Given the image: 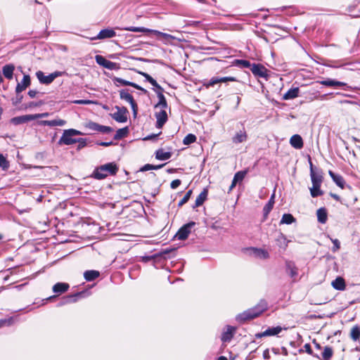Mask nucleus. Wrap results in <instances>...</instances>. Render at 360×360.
I'll return each instance as SVG.
<instances>
[{
    "mask_svg": "<svg viewBox=\"0 0 360 360\" xmlns=\"http://www.w3.org/2000/svg\"><path fill=\"white\" fill-rule=\"evenodd\" d=\"M161 134V132H159L158 134H151V135H148V136L143 138V140H154L160 134Z\"/></svg>",
    "mask_w": 360,
    "mask_h": 360,
    "instance_id": "bf43d9fd",
    "label": "nucleus"
},
{
    "mask_svg": "<svg viewBox=\"0 0 360 360\" xmlns=\"http://www.w3.org/2000/svg\"><path fill=\"white\" fill-rule=\"evenodd\" d=\"M350 336L354 341H356L360 338V327L359 326H355L352 328Z\"/></svg>",
    "mask_w": 360,
    "mask_h": 360,
    "instance_id": "a19ab883",
    "label": "nucleus"
},
{
    "mask_svg": "<svg viewBox=\"0 0 360 360\" xmlns=\"http://www.w3.org/2000/svg\"><path fill=\"white\" fill-rule=\"evenodd\" d=\"M250 70L252 74L256 77L266 79L269 76L267 69L261 64L253 63Z\"/></svg>",
    "mask_w": 360,
    "mask_h": 360,
    "instance_id": "6e6552de",
    "label": "nucleus"
},
{
    "mask_svg": "<svg viewBox=\"0 0 360 360\" xmlns=\"http://www.w3.org/2000/svg\"><path fill=\"white\" fill-rule=\"evenodd\" d=\"M153 165L146 164L143 167H141L139 171L140 172L148 171V170L153 169Z\"/></svg>",
    "mask_w": 360,
    "mask_h": 360,
    "instance_id": "4d7b16f0",
    "label": "nucleus"
},
{
    "mask_svg": "<svg viewBox=\"0 0 360 360\" xmlns=\"http://www.w3.org/2000/svg\"><path fill=\"white\" fill-rule=\"evenodd\" d=\"M172 157V153L165 152L162 148L158 149L155 152V158L158 160H167Z\"/></svg>",
    "mask_w": 360,
    "mask_h": 360,
    "instance_id": "bb28decb",
    "label": "nucleus"
},
{
    "mask_svg": "<svg viewBox=\"0 0 360 360\" xmlns=\"http://www.w3.org/2000/svg\"><path fill=\"white\" fill-rule=\"evenodd\" d=\"M115 36V32L112 29H104L100 31L96 37L91 38V40L104 39Z\"/></svg>",
    "mask_w": 360,
    "mask_h": 360,
    "instance_id": "2eb2a0df",
    "label": "nucleus"
},
{
    "mask_svg": "<svg viewBox=\"0 0 360 360\" xmlns=\"http://www.w3.org/2000/svg\"><path fill=\"white\" fill-rule=\"evenodd\" d=\"M247 171H239L236 172L233 176V179H235V181L239 182L242 181L243 179L245 178V175L247 174Z\"/></svg>",
    "mask_w": 360,
    "mask_h": 360,
    "instance_id": "c03bdc74",
    "label": "nucleus"
},
{
    "mask_svg": "<svg viewBox=\"0 0 360 360\" xmlns=\"http://www.w3.org/2000/svg\"><path fill=\"white\" fill-rule=\"evenodd\" d=\"M263 356L264 359H269V351L268 349H266L264 353H263Z\"/></svg>",
    "mask_w": 360,
    "mask_h": 360,
    "instance_id": "774afa93",
    "label": "nucleus"
},
{
    "mask_svg": "<svg viewBox=\"0 0 360 360\" xmlns=\"http://www.w3.org/2000/svg\"><path fill=\"white\" fill-rule=\"evenodd\" d=\"M127 134V128H122L120 129L117 131L116 134L115 135V139H120L122 137H124Z\"/></svg>",
    "mask_w": 360,
    "mask_h": 360,
    "instance_id": "de8ad7c7",
    "label": "nucleus"
},
{
    "mask_svg": "<svg viewBox=\"0 0 360 360\" xmlns=\"http://www.w3.org/2000/svg\"><path fill=\"white\" fill-rule=\"evenodd\" d=\"M37 93L38 92L36 90H30L28 91V95L30 98H34Z\"/></svg>",
    "mask_w": 360,
    "mask_h": 360,
    "instance_id": "0e129e2a",
    "label": "nucleus"
},
{
    "mask_svg": "<svg viewBox=\"0 0 360 360\" xmlns=\"http://www.w3.org/2000/svg\"><path fill=\"white\" fill-rule=\"evenodd\" d=\"M313 343L314 344L315 347L317 349L321 350L323 349V347L320 345V344L317 343L315 340H314Z\"/></svg>",
    "mask_w": 360,
    "mask_h": 360,
    "instance_id": "338daca9",
    "label": "nucleus"
},
{
    "mask_svg": "<svg viewBox=\"0 0 360 360\" xmlns=\"http://www.w3.org/2000/svg\"><path fill=\"white\" fill-rule=\"evenodd\" d=\"M219 82H221L220 78H212V79H211L210 84V85H214V84H218Z\"/></svg>",
    "mask_w": 360,
    "mask_h": 360,
    "instance_id": "e2e57ef3",
    "label": "nucleus"
},
{
    "mask_svg": "<svg viewBox=\"0 0 360 360\" xmlns=\"http://www.w3.org/2000/svg\"><path fill=\"white\" fill-rule=\"evenodd\" d=\"M242 127L236 134L233 136L231 140L234 144L244 143L248 140V134L245 129L243 124L240 123Z\"/></svg>",
    "mask_w": 360,
    "mask_h": 360,
    "instance_id": "0eeeda50",
    "label": "nucleus"
},
{
    "mask_svg": "<svg viewBox=\"0 0 360 360\" xmlns=\"http://www.w3.org/2000/svg\"><path fill=\"white\" fill-rule=\"evenodd\" d=\"M34 120L33 115H25L15 117L11 119V122L15 125Z\"/></svg>",
    "mask_w": 360,
    "mask_h": 360,
    "instance_id": "aec40b11",
    "label": "nucleus"
},
{
    "mask_svg": "<svg viewBox=\"0 0 360 360\" xmlns=\"http://www.w3.org/2000/svg\"><path fill=\"white\" fill-rule=\"evenodd\" d=\"M332 242H333V243L334 245V246L333 248V252H336L340 248V241L338 239H332Z\"/></svg>",
    "mask_w": 360,
    "mask_h": 360,
    "instance_id": "5fc2aeb1",
    "label": "nucleus"
},
{
    "mask_svg": "<svg viewBox=\"0 0 360 360\" xmlns=\"http://www.w3.org/2000/svg\"><path fill=\"white\" fill-rule=\"evenodd\" d=\"M220 81H221V82H226L228 81H236V79L232 77H221Z\"/></svg>",
    "mask_w": 360,
    "mask_h": 360,
    "instance_id": "680f3d73",
    "label": "nucleus"
},
{
    "mask_svg": "<svg viewBox=\"0 0 360 360\" xmlns=\"http://www.w3.org/2000/svg\"><path fill=\"white\" fill-rule=\"evenodd\" d=\"M331 284L338 290H344L345 289V282L342 277H337Z\"/></svg>",
    "mask_w": 360,
    "mask_h": 360,
    "instance_id": "7c9ffc66",
    "label": "nucleus"
},
{
    "mask_svg": "<svg viewBox=\"0 0 360 360\" xmlns=\"http://www.w3.org/2000/svg\"><path fill=\"white\" fill-rule=\"evenodd\" d=\"M98 271L95 270L86 271L84 274V277L87 281H92L99 276Z\"/></svg>",
    "mask_w": 360,
    "mask_h": 360,
    "instance_id": "c9c22d12",
    "label": "nucleus"
},
{
    "mask_svg": "<svg viewBox=\"0 0 360 360\" xmlns=\"http://www.w3.org/2000/svg\"><path fill=\"white\" fill-rule=\"evenodd\" d=\"M295 221V218L291 214H284L281 218L280 224H291Z\"/></svg>",
    "mask_w": 360,
    "mask_h": 360,
    "instance_id": "58836bf2",
    "label": "nucleus"
},
{
    "mask_svg": "<svg viewBox=\"0 0 360 360\" xmlns=\"http://www.w3.org/2000/svg\"><path fill=\"white\" fill-rule=\"evenodd\" d=\"M85 127L91 131H98L100 124L94 122H89L85 124Z\"/></svg>",
    "mask_w": 360,
    "mask_h": 360,
    "instance_id": "a18cd8bd",
    "label": "nucleus"
},
{
    "mask_svg": "<svg viewBox=\"0 0 360 360\" xmlns=\"http://www.w3.org/2000/svg\"><path fill=\"white\" fill-rule=\"evenodd\" d=\"M181 180L175 179L171 182L170 187L172 189H176L181 185Z\"/></svg>",
    "mask_w": 360,
    "mask_h": 360,
    "instance_id": "603ef678",
    "label": "nucleus"
},
{
    "mask_svg": "<svg viewBox=\"0 0 360 360\" xmlns=\"http://www.w3.org/2000/svg\"><path fill=\"white\" fill-rule=\"evenodd\" d=\"M328 174L338 186H339L341 188H344L345 181L342 176L336 174L330 170L328 172Z\"/></svg>",
    "mask_w": 360,
    "mask_h": 360,
    "instance_id": "4be33fe9",
    "label": "nucleus"
},
{
    "mask_svg": "<svg viewBox=\"0 0 360 360\" xmlns=\"http://www.w3.org/2000/svg\"><path fill=\"white\" fill-rule=\"evenodd\" d=\"M250 251H251V254L257 258L265 259H268L269 257V252L264 249L257 248H251Z\"/></svg>",
    "mask_w": 360,
    "mask_h": 360,
    "instance_id": "6ab92c4d",
    "label": "nucleus"
},
{
    "mask_svg": "<svg viewBox=\"0 0 360 360\" xmlns=\"http://www.w3.org/2000/svg\"><path fill=\"white\" fill-rule=\"evenodd\" d=\"M195 141L196 136L193 134H188L184 137L183 143L184 145H189L195 142Z\"/></svg>",
    "mask_w": 360,
    "mask_h": 360,
    "instance_id": "37998d69",
    "label": "nucleus"
},
{
    "mask_svg": "<svg viewBox=\"0 0 360 360\" xmlns=\"http://www.w3.org/2000/svg\"><path fill=\"white\" fill-rule=\"evenodd\" d=\"M49 115V112H43L33 115L34 120L39 118L46 117Z\"/></svg>",
    "mask_w": 360,
    "mask_h": 360,
    "instance_id": "6e6d98bb",
    "label": "nucleus"
},
{
    "mask_svg": "<svg viewBox=\"0 0 360 360\" xmlns=\"http://www.w3.org/2000/svg\"><path fill=\"white\" fill-rule=\"evenodd\" d=\"M13 323V319L10 318L8 319H1L0 320V328H2L5 326H11Z\"/></svg>",
    "mask_w": 360,
    "mask_h": 360,
    "instance_id": "8fccbe9b",
    "label": "nucleus"
},
{
    "mask_svg": "<svg viewBox=\"0 0 360 360\" xmlns=\"http://www.w3.org/2000/svg\"><path fill=\"white\" fill-rule=\"evenodd\" d=\"M163 91H156L157 96L158 98V103L155 105V108L160 107L161 110H165L167 108V103L165 96L162 94Z\"/></svg>",
    "mask_w": 360,
    "mask_h": 360,
    "instance_id": "b1692460",
    "label": "nucleus"
},
{
    "mask_svg": "<svg viewBox=\"0 0 360 360\" xmlns=\"http://www.w3.org/2000/svg\"><path fill=\"white\" fill-rule=\"evenodd\" d=\"M136 72H138L139 74H141L142 75H143L146 80L148 82H149L154 87H155L157 89V91H163V89L158 84V82L152 77H150L149 75L146 74V73H144V72H140V71H136Z\"/></svg>",
    "mask_w": 360,
    "mask_h": 360,
    "instance_id": "4c0bfd02",
    "label": "nucleus"
},
{
    "mask_svg": "<svg viewBox=\"0 0 360 360\" xmlns=\"http://www.w3.org/2000/svg\"><path fill=\"white\" fill-rule=\"evenodd\" d=\"M112 144V141H110V142H100V143H98V145L102 146H111Z\"/></svg>",
    "mask_w": 360,
    "mask_h": 360,
    "instance_id": "69168bd1",
    "label": "nucleus"
},
{
    "mask_svg": "<svg viewBox=\"0 0 360 360\" xmlns=\"http://www.w3.org/2000/svg\"><path fill=\"white\" fill-rule=\"evenodd\" d=\"M321 85L329 86V87H342L347 86V84L342 82L336 81L335 79L327 78L326 79L320 80L317 82Z\"/></svg>",
    "mask_w": 360,
    "mask_h": 360,
    "instance_id": "9d476101",
    "label": "nucleus"
},
{
    "mask_svg": "<svg viewBox=\"0 0 360 360\" xmlns=\"http://www.w3.org/2000/svg\"><path fill=\"white\" fill-rule=\"evenodd\" d=\"M234 332L235 328L228 326L226 330L224 331L221 335V341L224 342H229L232 339Z\"/></svg>",
    "mask_w": 360,
    "mask_h": 360,
    "instance_id": "393cba45",
    "label": "nucleus"
},
{
    "mask_svg": "<svg viewBox=\"0 0 360 360\" xmlns=\"http://www.w3.org/2000/svg\"><path fill=\"white\" fill-rule=\"evenodd\" d=\"M318 221L321 224H325L327 221L328 213L325 207H321L316 211Z\"/></svg>",
    "mask_w": 360,
    "mask_h": 360,
    "instance_id": "a878e982",
    "label": "nucleus"
},
{
    "mask_svg": "<svg viewBox=\"0 0 360 360\" xmlns=\"http://www.w3.org/2000/svg\"><path fill=\"white\" fill-rule=\"evenodd\" d=\"M290 143L296 149H301L304 145L302 138L299 134L292 136L290 139Z\"/></svg>",
    "mask_w": 360,
    "mask_h": 360,
    "instance_id": "412c9836",
    "label": "nucleus"
},
{
    "mask_svg": "<svg viewBox=\"0 0 360 360\" xmlns=\"http://www.w3.org/2000/svg\"><path fill=\"white\" fill-rule=\"evenodd\" d=\"M195 225V223L193 221L189 222L185 225H184L176 233L175 237L179 240H185L188 238L189 233H191V229Z\"/></svg>",
    "mask_w": 360,
    "mask_h": 360,
    "instance_id": "423d86ee",
    "label": "nucleus"
},
{
    "mask_svg": "<svg viewBox=\"0 0 360 360\" xmlns=\"http://www.w3.org/2000/svg\"><path fill=\"white\" fill-rule=\"evenodd\" d=\"M30 77L28 75H25L20 83H18L15 88V92L19 94L24 91L30 85Z\"/></svg>",
    "mask_w": 360,
    "mask_h": 360,
    "instance_id": "f3484780",
    "label": "nucleus"
},
{
    "mask_svg": "<svg viewBox=\"0 0 360 360\" xmlns=\"http://www.w3.org/2000/svg\"><path fill=\"white\" fill-rule=\"evenodd\" d=\"M320 354L316 353L313 356L321 360L323 359H331L333 355V349L329 346L323 347Z\"/></svg>",
    "mask_w": 360,
    "mask_h": 360,
    "instance_id": "ddd939ff",
    "label": "nucleus"
},
{
    "mask_svg": "<svg viewBox=\"0 0 360 360\" xmlns=\"http://www.w3.org/2000/svg\"><path fill=\"white\" fill-rule=\"evenodd\" d=\"M63 74V72L56 71L49 75H45L42 71L39 70L36 72V76L41 84H49L53 82L56 78L62 76Z\"/></svg>",
    "mask_w": 360,
    "mask_h": 360,
    "instance_id": "20e7f679",
    "label": "nucleus"
},
{
    "mask_svg": "<svg viewBox=\"0 0 360 360\" xmlns=\"http://www.w3.org/2000/svg\"><path fill=\"white\" fill-rule=\"evenodd\" d=\"M120 98L122 100H124L127 102H128L129 103H130L131 110L133 111L134 116L135 117V103H134L132 95L129 93L128 90H125V89L121 90L120 91Z\"/></svg>",
    "mask_w": 360,
    "mask_h": 360,
    "instance_id": "4468645a",
    "label": "nucleus"
},
{
    "mask_svg": "<svg viewBox=\"0 0 360 360\" xmlns=\"http://www.w3.org/2000/svg\"><path fill=\"white\" fill-rule=\"evenodd\" d=\"M98 131L103 134H109L112 131V129L110 127L100 125Z\"/></svg>",
    "mask_w": 360,
    "mask_h": 360,
    "instance_id": "3c124183",
    "label": "nucleus"
},
{
    "mask_svg": "<svg viewBox=\"0 0 360 360\" xmlns=\"http://www.w3.org/2000/svg\"><path fill=\"white\" fill-rule=\"evenodd\" d=\"M115 111L110 113V116L118 122H124L127 120V110L124 107L116 106Z\"/></svg>",
    "mask_w": 360,
    "mask_h": 360,
    "instance_id": "39448f33",
    "label": "nucleus"
},
{
    "mask_svg": "<svg viewBox=\"0 0 360 360\" xmlns=\"http://www.w3.org/2000/svg\"><path fill=\"white\" fill-rule=\"evenodd\" d=\"M137 32H142L143 34V35L145 36H148V37H150L153 34H158V35H162L164 34L163 33L160 32H158V31H156V30H150V29H148V28H145V27H136V33Z\"/></svg>",
    "mask_w": 360,
    "mask_h": 360,
    "instance_id": "cd10ccee",
    "label": "nucleus"
},
{
    "mask_svg": "<svg viewBox=\"0 0 360 360\" xmlns=\"http://www.w3.org/2000/svg\"><path fill=\"white\" fill-rule=\"evenodd\" d=\"M234 64L241 68L250 69H251V66L252 65L250 61L246 60H236Z\"/></svg>",
    "mask_w": 360,
    "mask_h": 360,
    "instance_id": "79ce46f5",
    "label": "nucleus"
},
{
    "mask_svg": "<svg viewBox=\"0 0 360 360\" xmlns=\"http://www.w3.org/2000/svg\"><path fill=\"white\" fill-rule=\"evenodd\" d=\"M14 70L15 66L13 64H8L4 65L2 70L4 77L8 79H11L13 78Z\"/></svg>",
    "mask_w": 360,
    "mask_h": 360,
    "instance_id": "c85d7f7f",
    "label": "nucleus"
},
{
    "mask_svg": "<svg viewBox=\"0 0 360 360\" xmlns=\"http://www.w3.org/2000/svg\"><path fill=\"white\" fill-rule=\"evenodd\" d=\"M96 63L109 70H113L116 67V63L112 61L108 60L103 56L97 55L95 57Z\"/></svg>",
    "mask_w": 360,
    "mask_h": 360,
    "instance_id": "f8f14e48",
    "label": "nucleus"
},
{
    "mask_svg": "<svg viewBox=\"0 0 360 360\" xmlns=\"http://www.w3.org/2000/svg\"><path fill=\"white\" fill-rule=\"evenodd\" d=\"M83 135V133L79 130L70 129L64 130L62 136L58 141V144L62 145H72L77 143V139H74L72 136Z\"/></svg>",
    "mask_w": 360,
    "mask_h": 360,
    "instance_id": "7ed1b4c3",
    "label": "nucleus"
},
{
    "mask_svg": "<svg viewBox=\"0 0 360 360\" xmlns=\"http://www.w3.org/2000/svg\"><path fill=\"white\" fill-rule=\"evenodd\" d=\"M69 288V285L65 283H57L53 286V291L55 293H63L66 292Z\"/></svg>",
    "mask_w": 360,
    "mask_h": 360,
    "instance_id": "473e14b6",
    "label": "nucleus"
},
{
    "mask_svg": "<svg viewBox=\"0 0 360 360\" xmlns=\"http://www.w3.org/2000/svg\"><path fill=\"white\" fill-rule=\"evenodd\" d=\"M304 348L306 352H307L309 354H311L312 356H313V354H316V353L313 352L309 344H305L304 345Z\"/></svg>",
    "mask_w": 360,
    "mask_h": 360,
    "instance_id": "13d9d810",
    "label": "nucleus"
},
{
    "mask_svg": "<svg viewBox=\"0 0 360 360\" xmlns=\"http://www.w3.org/2000/svg\"><path fill=\"white\" fill-rule=\"evenodd\" d=\"M65 124L66 121L62 119H55L53 120H42L39 122L40 125L49 127H62L64 126Z\"/></svg>",
    "mask_w": 360,
    "mask_h": 360,
    "instance_id": "a211bd4d",
    "label": "nucleus"
},
{
    "mask_svg": "<svg viewBox=\"0 0 360 360\" xmlns=\"http://www.w3.org/2000/svg\"><path fill=\"white\" fill-rule=\"evenodd\" d=\"M117 82H119L120 83L124 84V85H131V86L135 87V83L129 82L122 79H117Z\"/></svg>",
    "mask_w": 360,
    "mask_h": 360,
    "instance_id": "052dcab7",
    "label": "nucleus"
},
{
    "mask_svg": "<svg viewBox=\"0 0 360 360\" xmlns=\"http://www.w3.org/2000/svg\"><path fill=\"white\" fill-rule=\"evenodd\" d=\"M274 198H275V193H274L269 202L265 205L263 209L264 214L265 216H267L269 213L271 212V210L273 209L274 205Z\"/></svg>",
    "mask_w": 360,
    "mask_h": 360,
    "instance_id": "e433bc0d",
    "label": "nucleus"
},
{
    "mask_svg": "<svg viewBox=\"0 0 360 360\" xmlns=\"http://www.w3.org/2000/svg\"><path fill=\"white\" fill-rule=\"evenodd\" d=\"M207 196V191L206 189H204L196 198L195 202V205L193 206V207H197L202 205L203 204V202H205V200H206Z\"/></svg>",
    "mask_w": 360,
    "mask_h": 360,
    "instance_id": "f704fd0d",
    "label": "nucleus"
},
{
    "mask_svg": "<svg viewBox=\"0 0 360 360\" xmlns=\"http://www.w3.org/2000/svg\"><path fill=\"white\" fill-rule=\"evenodd\" d=\"M77 143H79L78 149H81V148H84V146H86V139H82V138L77 139Z\"/></svg>",
    "mask_w": 360,
    "mask_h": 360,
    "instance_id": "864d4df0",
    "label": "nucleus"
},
{
    "mask_svg": "<svg viewBox=\"0 0 360 360\" xmlns=\"http://www.w3.org/2000/svg\"><path fill=\"white\" fill-rule=\"evenodd\" d=\"M283 328L281 326L269 328L264 332L256 335L257 338L266 337V336H274L279 334L282 331Z\"/></svg>",
    "mask_w": 360,
    "mask_h": 360,
    "instance_id": "dca6fc26",
    "label": "nucleus"
},
{
    "mask_svg": "<svg viewBox=\"0 0 360 360\" xmlns=\"http://www.w3.org/2000/svg\"><path fill=\"white\" fill-rule=\"evenodd\" d=\"M276 244L277 245L283 249L285 250L288 245L289 240H287L286 237L283 234L281 233L276 238Z\"/></svg>",
    "mask_w": 360,
    "mask_h": 360,
    "instance_id": "72a5a7b5",
    "label": "nucleus"
},
{
    "mask_svg": "<svg viewBox=\"0 0 360 360\" xmlns=\"http://www.w3.org/2000/svg\"><path fill=\"white\" fill-rule=\"evenodd\" d=\"M299 92L300 89L298 87L291 88L283 94V99L286 101L295 98L299 96Z\"/></svg>",
    "mask_w": 360,
    "mask_h": 360,
    "instance_id": "5701e85b",
    "label": "nucleus"
},
{
    "mask_svg": "<svg viewBox=\"0 0 360 360\" xmlns=\"http://www.w3.org/2000/svg\"><path fill=\"white\" fill-rule=\"evenodd\" d=\"M191 193H192V191L191 190H189L186 194L184 196V198L179 201V206H182L183 205H184L185 203H186L189 198H191Z\"/></svg>",
    "mask_w": 360,
    "mask_h": 360,
    "instance_id": "09e8293b",
    "label": "nucleus"
},
{
    "mask_svg": "<svg viewBox=\"0 0 360 360\" xmlns=\"http://www.w3.org/2000/svg\"><path fill=\"white\" fill-rule=\"evenodd\" d=\"M155 116L157 120L156 127L161 129L167 121V114L165 110H160V112H155Z\"/></svg>",
    "mask_w": 360,
    "mask_h": 360,
    "instance_id": "9b49d317",
    "label": "nucleus"
},
{
    "mask_svg": "<svg viewBox=\"0 0 360 360\" xmlns=\"http://www.w3.org/2000/svg\"><path fill=\"white\" fill-rule=\"evenodd\" d=\"M310 176H311L312 184H315L316 186L321 185V183L323 181V176L321 174L316 172L314 171V169H311Z\"/></svg>",
    "mask_w": 360,
    "mask_h": 360,
    "instance_id": "c756f323",
    "label": "nucleus"
},
{
    "mask_svg": "<svg viewBox=\"0 0 360 360\" xmlns=\"http://www.w3.org/2000/svg\"><path fill=\"white\" fill-rule=\"evenodd\" d=\"M82 295V292H78V293H76L74 295H67L63 298V302L61 303V304H66L76 302L78 300V297H81Z\"/></svg>",
    "mask_w": 360,
    "mask_h": 360,
    "instance_id": "2f4dec72",
    "label": "nucleus"
},
{
    "mask_svg": "<svg viewBox=\"0 0 360 360\" xmlns=\"http://www.w3.org/2000/svg\"><path fill=\"white\" fill-rule=\"evenodd\" d=\"M320 187L321 186H316L315 184H312V187L310 188V193L313 198L323 195V192L320 189Z\"/></svg>",
    "mask_w": 360,
    "mask_h": 360,
    "instance_id": "ea45409f",
    "label": "nucleus"
},
{
    "mask_svg": "<svg viewBox=\"0 0 360 360\" xmlns=\"http://www.w3.org/2000/svg\"><path fill=\"white\" fill-rule=\"evenodd\" d=\"M285 271H286V273L293 280H295V278L298 276V269L296 266L295 262L292 261L287 260L285 262Z\"/></svg>",
    "mask_w": 360,
    "mask_h": 360,
    "instance_id": "1a4fd4ad",
    "label": "nucleus"
},
{
    "mask_svg": "<svg viewBox=\"0 0 360 360\" xmlns=\"http://www.w3.org/2000/svg\"><path fill=\"white\" fill-rule=\"evenodd\" d=\"M267 307L265 301H261L255 307L250 309L237 316L239 321L252 319L259 316Z\"/></svg>",
    "mask_w": 360,
    "mask_h": 360,
    "instance_id": "f03ea898",
    "label": "nucleus"
},
{
    "mask_svg": "<svg viewBox=\"0 0 360 360\" xmlns=\"http://www.w3.org/2000/svg\"><path fill=\"white\" fill-rule=\"evenodd\" d=\"M0 167L3 169H7L9 167L8 162L1 153H0Z\"/></svg>",
    "mask_w": 360,
    "mask_h": 360,
    "instance_id": "49530a36",
    "label": "nucleus"
},
{
    "mask_svg": "<svg viewBox=\"0 0 360 360\" xmlns=\"http://www.w3.org/2000/svg\"><path fill=\"white\" fill-rule=\"evenodd\" d=\"M117 169H118L115 163H107L96 167L91 176L96 179H103L108 175L115 174Z\"/></svg>",
    "mask_w": 360,
    "mask_h": 360,
    "instance_id": "f257e3e1",
    "label": "nucleus"
}]
</instances>
